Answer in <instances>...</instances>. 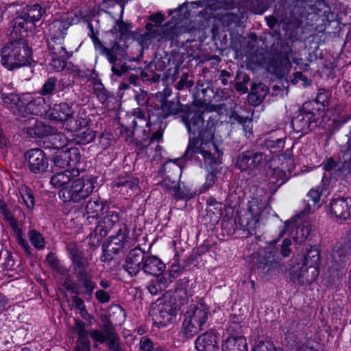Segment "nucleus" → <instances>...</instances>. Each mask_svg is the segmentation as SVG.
<instances>
[{"mask_svg": "<svg viewBox=\"0 0 351 351\" xmlns=\"http://www.w3.org/2000/svg\"><path fill=\"white\" fill-rule=\"evenodd\" d=\"M182 120L189 134L199 133L197 138L189 139L184 156L199 161L200 167L208 171L206 181L200 189V193H204L214 186L221 171L222 152L215 141V124L208 121L202 128V114L193 110H189Z\"/></svg>", "mask_w": 351, "mask_h": 351, "instance_id": "nucleus-1", "label": "nucleus"}, {"mask_svg": "<svg viewBox=\"0 0 351 351\" xmlns=\"http://www.w3.org/2000/svg\"><path fill=\"white\" fill-rule=\"evenodd\" d=\"M320 261L319 250L311 245L306 247V252L293 258L289 272L291 280L298 285H305L315 281L319 275Z\"/></svg>", "mask_w": 351, "mask_h": 351, "instance_id": "nucleus-2", "label": "nucleus"}, {"mask_svg": "<svg viewBox=\"0 0 351 351\" xmlns=\"http://www.w3.org/2000/svg\"><path fill=\"white\" fill-rule=\"evenodd\" d=\"M1 63L8 71H13L29 65L32 49L23 39L14 40L0 50Z\"/></svg>", "mask_w": 351, "mask_h": 351, "instance_id": "nucleus-3", "label": "nucleus"}, {"mask_svg": "<svg viewBox=\"0 0 351 351\" xmlns=\"http://www.w3.org/2000/svg\"><path fill=\"white\" fill-rule=\"evenodd\" d=\"M96 184L97 178L93 176L75 179L60 190L59 197L64 202L79 203L90 195Z\"/></svg>", "mask_w": 351, "mask_h": 351, "instance_id": "nucleus-4", "label": "nucleus"}, {"mask_svg": "<svg viewBox=\"0 0 351 351\" xmlns=\"http://www.w3.org/2000/svg\"><path fill=\"white\" fill-rule=\"evenodd\" d=\"M208 308L204 304H191L184 314L182 331L191 338L202 330L208 319Z\"/></svg>", "mask_w": 351, "mask_h": 351, "instance_id": "nucleus-5", "label": "nucleus"}, {"mask_svg": "<svg viewBox=\"0 0 351 351\" xmlns=\"http://www.w3.org/2000/svg\"><path fill=\"white\" fill-rule=\"evenodd\" d=\"M236 2H237V0H206L184 3L173 11L169 10V14H176L178 19L171 23L177 25L179 22H182L184 19L189 18L190 15L189 7H193L194 5L205 7L206 9L211 11L221 9L228 10L233 9Z\"/></svg>", "mask_w": 351, "mask_h": 351, "instance_id": "nucleus-6", "label": "nucleus"}, {"mask_svg": "<svg viewBox=\"0 0 351 351\" xmlns=\"http://www.w3.org/2000/svg\"><path fill=\"white\" fill-rule=\"evenodd\" d=\"M261 213L262 207L256 200H252L249 203L247 210L239 216V223L250 234H256L261 226Z\"/></svg>", "mask_w": 351, "mask_h": 351, "instance_id": "nucleus-7", "label": "nucleus"}, {"mask_svg": "<svg viewBox=\"0 0 351 351\" xmlns=\"http://www.w3.org/2000/svg\"><path fill=\"white\" fill-rule=\"evenodd\" d=\"M176 306L170 302L158 301L150 311L154 323L158 327L172 323L176 317Z\"/></svg>", "mask_w": 351, "mask_h": 351, "instance_id": "nucleus-8", "label": "nucleus"}, {"mask_svg": "<svg viewBox=\"0 0 351 351\" xmlns=\"http://www.w3.org/2000/svg\"><path fill=\"white\" fill-rule=\"evenodd\" d=\"M313 102L306 101L299 110L298 114L291 122L293 130L297 132L307 133L311 130V125L315 121V114L313 112Z\"/></svg>", "mask_w": 351, "mask_h": 351, "instance_id": "nucleus-9", "label": "nucleus"}, {"mask_svg": "<svg viewBox=\"0 0 351 351\" xmlns=\"http://www.w3.org/2000/svg\"><path fill=\"white\" fill-rule=\"evenodd\" d=\"M71 25L69 14H64L48 24L46 34L51 41L58 43V46H62L67 30Z\"/></svg>", "mask_w": 351, "mask_h": 351, "instance_id": "nucleus-10", "label": "nucleus"}, {"mask_svg": "<svg viewBox=\"0 0 351 351\" xmlns=\"http://www.w3.org/2000/svg\"><path fill=\"white\" fill-rule=\"evenodd\" d=\"M80 151L76 147H71L66 151H60L53 158L55 167L68 169V167H73V176L79 173L78 170H75V165L80 160Z\"/></svg>", "mask_w": 351, "mask_h": 351, "instance_id": "nucleus-11", "label": "nucleus"}, {"mask_svg": "<svg viewBox=\"0 0 351 351\" xmlns=\"http://www.w3.org/2000/svg\"><path fill=\"white\" fill-rule=\"evenodd\" d=\"M263 162L261 153L254 151H245L240 154L236 160V166L241 171H252L258 169Z\"/></svg>", "mask_w": 351, "mask_h": 351, "instance_id": "nucleus-12", "label": "nucleus"}, {"mask_svg": "<svg viewBox=\"0 0 351 351\" xmlns=\"http://www.w3.org/2000/svg\"><path fill=\"white\" fill-rule=\"evenodd\" d=\"M30 171L34 173L45 171L49 166L48 159L40 149H32L25 153Z\"/></svg>", "mask_w": 351, "mask_h": 351, "instance_id": "nucleus-13", "label": "nucleus"}, {"mask_svg": "<svg viewBox=\"0 0 351 351\" xmlns=\"http://www.w3.org/2000/svg\"><path fill=\"white\" fill-rule=\"evenodd\" d=\"M119 213L115 210H108L98 222L95 227V232L99 234L101 237H106L108 232L119 221Z\"/></svg>", "mask_w": 351, "mask_h": 351, "instance_id": "nucleus-14", "label": "nucleus"}, {"mask_svg": "<svg viewBox=\"0 0 351 351\" xmlns=\"http://www.w3.org/2000/svg\"><path fill=\"white\" fill-rule=\"evenodd\" d=\"M330 210L338 219H348L351 217V198L333 199L330 202Z\"/></svg>", "mask_w": 351, "mask_h": 351, "instance_id": "nucleus-15", "label": "nucleus"}, {"mask_svg": "<svg viewBox=\"0 0 351 351\" xmlns=\"http://www.w3.org/2000/svg\"><path fill=\"white\" fill-rule=\"evenodd\" d=\"M73 114H74L73 110L66 103L55 104L48 109V118L51 120L60 121L61 124H63Z\"/></svg>", "mask_w": 351, "mask_h": 351, "instance_id": "nucleus-16", "label": "nucleus"}, {"mask_svg": "<svg viewBox=\"0 0 351 351\" xmlns=\"http://www.w3.org/2000/svg\"><path fill=\"white\" fill-rule=\"evenodd\" d=\"M50 108L45 102L44 98L38 97L34 100L26 104L25 102V109H23V117L28 114L45 116L48 118V109Z\"/></svg>", "mask_w": 351, "mask_h": 351, "instance_id": "nucleus-17", "label": "nucleus"}, {"mask_svg": "<svg viewBox=\"0 0 351 351\" xmlns=\"http://www.w3.org/2000/svg\"><path fill=\"white\" fill-rule=\"evenodd\" d=\"M29 25L32 24L25 15L15 17L9 27L11 37L14 40L22 39L26 35Z\"/></svg>", "mask_w": 351, "mask_h": 351, "instance_id": "nucleus-18", "label": "nucleus"}, {"mask_svg": "<svg viewBox=\"0 0 351 351\" xmlns=\"http://www.w3.org/2000/svg\"><path fill=\"white\" fill-rule=\"evenodd\" d=\"M52 53L50 65L53 71L59 72L63 70L66 66V59L69 58L68 53L63 46L52 47L49 44Z\"/></svg>", "mask_w": 351, "mask_h": 351, "instance_id": "nucleus-19", "label": "nucleus"}, {"mask_svg": "<svg viewBox=\"0 0 351 351\" xmlns=\"http://www.w3.org/2000/svg\"><path fill=\"white\" fill-rule=\"evenodd\" d=\"M1 99L4 106L9 108L15 114H23L25 109L24 97L16 94H2Z\"/></svg>", "mask_w": 351, "mask_h": 351, "instance_id": "nucleus-20", "label": "nucleus"}, {"mask_svg": "<svg viewBox=\"0 0 351 351\" xmlns=\"http://www.w3.org/2000/svg\"><path fill=\"white\" fill-rule=\"evenodd\" d=\"M217 343L216 335L213 332H206L196 339L195 348L198 351H215Z\"/></svg>", "mask_w": 351, "mask_h": 351, "instance_id": "nucleus-21", "label": "nucleus"}, {"mask_svg": "<svg viewBox=\"0 0 351 351\" xmlns=\"http://www.w3.org/2000/svg\"><path fill=\"white\" fill-rule=\"evenodd\" d=\"M142 269L149 274L158 276L163 272L165 269V263L155 256L145 257Z\"/></svg>", "mask_w": 351, "mask_h": 351, "instance_id": "nucleus-22", "label": "nucleus"}, {"mask_svg": "<svg viewBox=\"0 0 351 351\" xmlns=\"http://www.w3.org/2000/svg\"><path fill=\"white\" fill-rule=\"evenodd\" d=\"M30 121L34 122V126L29 127L27 130V134L33 138H43L47 136H51L52 134L53 126L49 124H45L42 121H38L34 119H30Z\"/></svg>", "mask_w": 351, "mask_h": 351, "instance_id": "nucleus-23", "label": "nucleus"}, {"mask_svg": "<svg viewBox=\"0 0 351 351\" xmlns=\"http://www.w3.org/2000/svg\"><path fill=\"white\" fill-rule=\"evenodd\" d=\"M67 249L69 251L74 265V269L78 273L84 271L86 269V262L84 258L82 252L77 248L76 243H70L67 245Z\"/></svg>", "mask_w": 351, "mask_h": 351, "instance_id": "nucleus-24", "label": "nucleus"}, {"mask_svg": "<svg viewBox=\"0 0 351 351\" xmlns=\"http://www.w3.org/2000/svg\"><path fill=\"white\" fill-rule=\"evenodd\" d=\"M145 258L142 254L138 251H132L126 260L125 269L131 275H136L141 269V263H144Z\"/></svg>", "mask_w": 351, "mask_h": 351, "instance_id": "nucleus-25", "label": "nucleus"}, {"mask_svg": "<svg viewBox=\"0 0 351 351\" xmlns=\"http://www.w3.org/2000/svg\"><path fill=\"white\" fill-rule=\"evenodd\" d=\"M222 351H248L247 340L244 337H230L222 345Z\"/></svg>", "mask_w": 351, "mask_h": 351, "instance_id": "nucleus-26", "label": "nucleus"}, {"mask_svg": "<svg viewBox=\"0 0 351 351\" xmlns=\"http://www.w3.org/2000/svg\"><path fill=\"white\" fill-rule=\"evenodd\" d=\"M5 217L6 220L8 221L9 225L12 228L18 243L22 247V248L26 252L30 253L29 246L27 242L23 237L21 226L19 223L16 219H15L14 217L8 214L5 215Z\"/></svg>", "mask_w": 351, "mask_h": 351, "instance_id": "nucleus-27", "label": "nucleus"}, {"mask_svg": "<svg viewBox=\"0 0 351 351\" xmlns=\"http://www.w3.org/2000/svg\"><path fill=\"white\" fill-rule=\"evenodd\" d=\"M276 243V241L271 243L267 247L261 252V259L258 265V267L265 269L266 267L273 264L277 253Z\"/></svg>", "mask_w": 351, "mask_h": 351, "instance_id": "nucleus-28", "label": "nucleus"}, {"mask_svg": "<svg viewBox=\"0 0 351 351\" xmlns=\"http://www.w3.org/2000/svg\"><path fill=\"white\" fill-rule=\"evenodd\" d=\"M72 140L77 144H87L95 138V132L89 128L83 125L75 134H71Z\"/></svg>", "mask_w": 351, "mask_h": 351, "instance_id": "nucleus-29", "label": "nucleus"}, {"mask_svg": "<svg viewBox=\"0 0 351 351\" xmlns=\"http://www.w3.org/2000/svg\"><path fill=\"white\" fill-rule=\"evenodd\" d=\"M72 181L71 170L65 169L62 172L54 174L51 178L50 183L54 188H63L69 185Z\"/></svg>", "mask_w": 351, "mask_h": 351, "instance_id": "nucleus-30", "label": "nucleus"}, {"mask_svg": "<svg viewBox=\"0 0 351 351\" xmlns=\"http://www.w3.org/2000/svg\"><path fill=\"white\" fill-rule=\"evenodd\" d=\"M127 237L125 232L120 230L115 236L110 237L108 246L111 247V249L109 250L117 253L125 247Z\"/></svg>", "mask_w": 351, "mask_h": 351, "instance_id": "nucleus-31", "label": "nucleus"}, {"mask_svg": "<svg viewBox=\"0 0 351 351\" xmlns=\"http://www.w3.org/2000/svg\"><path fill=\"white\" fill-rule=\"evenodd\" d=\"M114 187H121L125 189H128L132 191H134L138 189V180L130 176L119 178L117 180L114 181Z\"/></svg>", "mask_w": 351, "mask_h": 351, "instance_id": "nucleus-32", "label": "nucleus"}, {"mask_svg": "<svg viewBox=\"0 0 351 351\" xmlns=\"http://www.w3.org/2000/svg\"><path fill=\"white\" fill-rule=\"evenodd\" d=\"M62 125L71 135L75 134L82 126L86 125V120L82 118L76 119L73 114L70 116V117L68 118V120H66Z\"/></svg>", "mask_w": 351, "mask_h": 351, "instance_id": "nucleus-33", "label": "nucleus"}, {"mask_svg": "<svg viewBox=\"0 0 351 351\" xmlns=\"http://www.w3.org/2000/svg\"><path fill=\"white\" fill-rule=\"evenodd\" d=\"M168 283L167 280L165 276L160 278H156L150 280L147 285V289L149 292L153 295H157L167 287Z\"/></svg>", "mask_w": 351, "mask_h": 351, "instance_id": "nucleus-34", "label": "nucleus"}, {"mask_svg": "<svg viewBox=\"0 0 351 351\" xmlns=\"http://www.w3.org/2000/svg\"><path fill=\"white\" fill-rule=\"evenodd\" d=\"M50 136L53 148L57 149H60L67 145L71 137L70 134L67 136L62 132H56L54 129Z\"/></svg>", "mask_w": 351, "mask_h": 351, "instance_id": "nucleus-35", "label": "nucleus"}, {"mask_svg": "<svg viewBox=\"0 0 351 351\" xmlns=\"http://www.w3.org/2000/svg\"><path fill=\"white\" fill-rule=\"evenodd\" d=\"M43 13L44 11L40 5L34 4L28 8L24 15L32 24L34 22L39 21L43 15Z\"/></svg>", "mask_w": 351, "mask_h": 351, "instance_id": "nucleus-36", "label": "nucleus"}, {"mask_svg": "<svg viewBox=\"0 0 351 351\" xmlns=\"http://www.w3.org/2000/svg\"><path fill=\"white\" fill-rule=\"evenodd\" d=\"M19 193L23 204L28 209L33 208L34 206V197L33 193L26 186H21L19 188Z\"/></svg>", "mask_w": 351, "mask_h": 351, "instance_id": "nucleus-37", "label": "nucleus"}, {"mask_svg": "<svg viewBox=\"0 0 351 351\" xmlns=\"http://www.w3.org/2000/svg\"><path fill=\"white\" fill-rule=\"evenodd\" d=\"M103 208V205L98 200L90 199L86 204V210L87 214L90 215L89 217L94 218L99 216Z\"/></svg>", "mask_w": 351, "mask_h": 351, "instance_id": "nucleus-38", "label": "nucleus"}, {"mask_svg": "<svg viewBox=\"0 0 351 351\" xmlns=\"http://www.w3.org/2000/svg\"><path fill=\"white\" fill-rule=\"evenodd\" d=\"M332 260L336 263L344 262L347 256V251L346 247H342L340 244L335 245L332 252Z\"/></svg>", "mask_w": 351, "mask_h": 351, "instance_id": "nucleus-39", "label": "nucleus"}, {"mask_svg": "<svg viewBox=\"0 0 351 351\" xmlns=\"http://www.w3.org/2000/svg\"><path fill=\"white\" fill-rule=\"evenodd\" d=\"M78 274L80 275V280L82 281V286L86 289V292L89 295H91L95 288V283L87 276L85 270Z\"/></svg>", "mask_w": 351, "mask_h": 351, "instance_id": "nucleus-40", "label": "nucleus"}, {"mask_svg": "<svg viewBox=\"0 0 351 351\" xmlns=\"http://www.w3.org/2000/svg\"><path fill=\"white\" fill-rule=\"evenodd\" d=\"M29 238L32 244L37 249H43L45 242L42 235L36 230H31L29 233Z\"/></svg>", "mask_w": 351, "mask_h": 351, "instance_id": "nucleus-41", "label": "nucleus"}, {"mask_svg": "<svg viewBox=\"0 0 351 351\" xmlns=\"http://www.w3.org/2000/svg\"><path fill=\"white\" fill-rule=\"evenodd\" d=\"M311 228L308 223L303 224L296 230V235L294 239L296 241L301 243L304 241L311 232Z\"/></svg>", "mask_w": 351, "mask_h": 351, "instance_id": "nucleus-42", "label": "nucleus"}, {"mask_svg": "<svg viewBox=\"0 0 351 351\" xmlns=\"http://www.w3.org/2000/svg\"><path fill=\"white\" fill-rule=\"evenodd\" d=\"M161 108L165 117L179 112L178 104L176 102L166 101L162 103Z\"/></svg>", "mask_w": 351, "mask_h": 351, "instance_id": "nucleus-43", "label": "nucleus"}, {"mask_svg": "<svg viewBox=\"0 0 351 351\" xmlns=\"http://www.w3.org/2000/svg\"><path fill=\"white\" fill-rule=\"evenodd\" d=\"M106 341L110 350L112 351H121L118 337L113 331L110 330L107 331Z\"/></svg>", "mask_w": 351, "mask_h": 351, "instance_id": "nucleus-44", "label": "nucleus"}, {"mask_svg": "<svg viewBox=\"0 0 351 351\" xmlns=\"http://www.w3.org/2000/svg\"><path fill=\"white\" fill-rule=\"evenodd\" d=\"M253 351H282V350L277 348L274 346L273 343L266 341H258L256 342L255 347L253 349Z\"/></svg>", "mask_w": 351, "mask_h": 351, "instance_id": "nucleus-45", "label": "nucleus"}, {"mask_svg": "<svg viewBox=\"0 0 351 351\" xmlns=\"http://www.w3.org/2000/svg\"><path fill=\"white\" fill-rule=\"evenodd\" d=\"M56 82L57 80L56 78H49L42 87L41 94L43 95L51 94L55 89Z\"/></svg>", "mask_w": 351, "mask_h": 351, "instance_id": "nucleus-46", "label": "nucleus"}, {"mask_svg": "<svg viewBox=\"0 0 351 351\" xmlns=\"http://www.w3.org/2000/svg\"><path fill=\"white\" fill-rule=\"evenodd\" d=\"M173 171L175 173H181V168L175 161H168L162 167V171L164 173H169Z\"/></svg>", "mask_w": 351, "mask_h": 351, "instance_id": "nucleus-47", "label": "nucleus"}, {"mask_svg": "<svg viewBox=\"0 0 351 351\" xmlns=\"http://www.w3.org/2000/svg\"><path fill=\"white\" fill-rule=\"evenodd\" d=\"M322 193V190L321 187L318 186L315 189H312L308 193V197L313 202L314 206H317V204L319 202L321 195Z\"/></svg>", "mask_w": 351, "mask_h": 351, "instance_id": "nucleus-48", "label": "nucleus"}, {"mask_svg": "<svg viewBox=\"0 0 351 351\" xmlns=\"http://www.w3.org/2000/svg\"><path fill=\"white\" fill-rule=\"evenodd\" d=\"M137 120L138 121V122L145 124L146 126L149 125V123L146 120L145 112L140 109H138L137 111L135 112V118L132 121V124L134 129H136V127L138 126Z\"/></svg>", "mask_w": 351, "mask_h": 351, "instance_id": "nucleus-49", "label": "nucleus"}, {"mask_svg": "<svg viewBox=\"0 0 351 351\" xmlns=\"http://www.w3.org/2000/svg\"><path fill=\"white\" fill-rule=\"evenodd\" d=\"M90 337L95 341L99 343H104L106 341L107 334L99 330H93L90 334Z\"/></svg>", "mask_w": 351, "mask_h": 351, "instance_id": "nucleus-50", "label": "nucleus"}, {"mask_svg": "<svg viewBox=\"0 0 351 351\" xmlns=\"http://www.w3.org/2000/svg\"><path fill=\"white\" fill-rule=\"evenodd\" d=\"M47 261L53 269L60 271V265L55 254L51 253L47 256Z\"/></svg>", "mask_w": 351, "mask_h": 351, "instance_id": "nucleus-51", "label": "nucleus"}, {"mask_svg": "<svg viewBox=\"0 0 351 351\" xmlns=\"http://www.w3.org/2000/svg\"><path fill=\"white\" fill-rule=\"evenodd\" d=\"M140 349L143 351H152L154 346L149 339L143 337L140 341Z\"/></svg>", "mask_w": 351, "mask_h": 351, "instance_id": "nucleus-52", "label": "nucleus"}, {"mask_svg": "<svg viewBox=\"0 0 351 351\" xmlns=\"http://www.w3.org/2000/svg\"><path fill=\"white\" fill-rule=\"evenodd\" d=\"M291 245V241L289 239H285L282 241V248H281V254L285 256H289L291 252V250L290 246Z\"/></svg>", "mask_w": 351, "mask_h": 351, "instance_id": "nucleus-53", "label": "nucleus"}, {"mask_svg": "<svg viewBox=\"0 0 351 351\" xmlns=\"http://www.w3.org/2000/svg\"><path fill=\"white\" fill-rule=\"evenodd\" d=\"M95 298L101 303H106L110 300L109 294L104 290H98L95 293Z\"/></svg>", "mask_w": 351, "mask_h": 351, "instance_id": "nucleus-54", "label": "nucleus"}, {"mask_svg": "<svg viewBox=\"0 0 351 351\" xmlns=\"http://www.w3.org/2000/svg\"><path fill=\"white\" fill-rule=\"evenodd\" d=\"M300 81L303 82V85L304 86L311 84L310 80H308V79L305 75H304L301 72H296L294 74L293 82L296 84L298 83Z\"/></svg>", "mask_w": 351, "mask_h": 351, "instance_id": "nucleus-55", "label": "nucleus"}, {"mask_svg": "<svg viewBox=\"0 0 351 351\" xmlns=\"http://www.w3.org/2000/svg\"><path fill=\"white\" fill-rule=\"evenodd\" d=\"M337 165V162L332 158H329L322 165L326 171H330L336 168Z\"/></svg>", "mask_w": 351, "mask_h": 351, "instance_id": "nucleus-56", "label": "nucleus"}, {"mask_svg": "<svg viewBox=\"0 0 351 351\" xmlns=\"http://www.w3.org/2000/svg\"><path fill=\"white\" fill-rule=\"evenodd\" d=\"M327 99L328 96L326 93L321 91L318 93L315 100L311 101L313 102V104L316 103L317 104H320L322 106H324L327 103Z\"/></svg>", "mask_w": 351, "mask_h": 351, "instance_id": "nucleus-57", "label": "nucleus"}, {"mask_svg": "<svg viewBox=\"0 0 351 351\" xmlns=\"http://www.w3.org/2000/svg\"><path fill=\"white\" fill-rule=\"evenodd\" d=\"M147 94L146 92L141 90L136 94L135 99L139 106H143L147 103Z\"/></svg>", "mask_w": 351, "mask_h": 351, "instance_id": "nucleus-58", "label": "nucleus"}, {"mask_svg": "<svg viewBox=\"0 0 351 351\" xmlns=\"http://www.w3.org/2000/svg\"><path fill=\"white\" fill-rule=\"evenodd\" d=\"M150 20L154 22L156 26H159L164 21V16L160 13H156L150 16Z\"/></svg>", "mask_w": 351, "mask_h": 351, "instance_id": "nucleus-59", "label": "nucleus"}, {"mask_svg": "<svg viewBox=\"0 0 351 351\" xmlns=\"http://www.w3.org/2000/svg\"><path fill=\"white\" fill-rule=\"evenodd\" d=\"M90 342L77 343L76 346V351H90Z\"/></svg>", "mask_w": 351, "mask_h": 351, "instance_id": "nucleus-60", "label": "nucleus"}, {"mask_svg": "<svg viewBox=\"0 0 351 351\" xmlns=\"http://www.w3.org/2000/svg\"><path fill=\"white\" fill-rule=\"evenodd\" d=\"M77 335L78 337L77 343L90 342V340L88 339L89 333L88 331H85L84 332H81Z\"/></svg>", "mask_w": 351, "mask_h": 351, "instance_id": "nucleus-61", "label": "nucleus"}, {"mask_svg": "<svg viewBox=\"0 0 351 351\" xmlns=\"http://www.w3.org/2000/svg\"><path fill=\"white\" fill-rule=\"evenodd\" d=\"M75 331L77 334L87 331L86 329L85 328V324L81 321L76 322Z\"/></svg>", "mask_w": 351, "mask_h": 351, "instance_id": "nucleus-62", "label": "nucleus"}, {"mask_svg": "<svg viewBox=\"0 0 351 351\" xmlns=\"http://www.w3.org/2000/svg\"><path fill=\"white\" fill-rule=\"evenodd\" d=\"M73 302L75 303V306L80 311H83L85 309V305L84 304V301L77 297H75L73 299Z\"/></svg>", "mask_w": 351, "mask_h": 351, "instance_id": "nucleus-63", "label": "nucleus"}, {"mask_svg": "<svg viewBox=\"0 0 351 351\" xmlns=\"http://www.w3.org/2000/svg\"><path fill=\"white\" fill-rule=\"evenodd\" d=\"M162 132L160 131H156L152 134V136L150 138V142H153L154 141H159L162 139Z\"/></svg>", "mask_w": 351, "mask_h": 351, "instance_id": "nucleus-64", "label": "nucleus"}]
</instances>
